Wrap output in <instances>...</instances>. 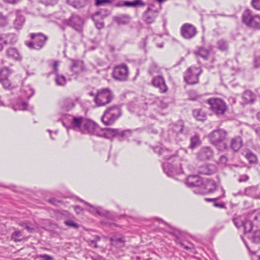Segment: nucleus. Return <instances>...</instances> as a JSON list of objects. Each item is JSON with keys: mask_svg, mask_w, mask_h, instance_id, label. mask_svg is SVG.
<instances>
[{"mask_svg": "<svg viewBox=\"0 0 260 260\" xmlns=\"http://www.w3.org/2000/svg\"><path fill=\"white\" fill-rule=\"evenodd\" d=\"M101 240V237L99 236H95L93 237L92 239H89L87 241L88 245L91 247L95 248L98 247V245L96 243L98 241H99Z\"/></svg>", "mask_w": 260, "mask_h": 260, "instance_id": "obj_53", "label": "nucleus"}, {"mask_svg": "<svg viewBox=\"0 0 260 260\" xmlns=\"http://www.w3.org/2000/svg\"><path fill=\"white\" fill-rule=\"evenodd\" d=\"M194 54L197 56L201 57L204 60H207L209 51L207 49L204 47H200L198 50L194 51Z\"/></svg>", "mask_w": 260, "mask_h": 260, "instance_id": "obj_38", "label": "nucleus"}, {"mask_svg": "<svg viewBox=\"0 0 260 260\" xmlns=\"http://www.w3.org/2000/svg\"><path fill=\"white\" fill-rule=\"evenodd\" d=\"M13 109L15 111L24 110L27 107V103L22 98H19L13 101L12 103Z\"/></svg>", "mask_w": 260, "mask_h": 260, "instance_id": "obj_24", "label": "nucleus"}, {"mask_svg": "<svg viewBox=\"0 0 260 260\" xmlns=\"http://www.w3.org/2000/svg\"><path fill=\"white\" fill-rule=\"evenodd\" d=\"M184 124L182 121H178L172 126V131L175 134L176 137L182 135L183 134Z\"/></svg>", "mask_w": 260, "mask_h": 260, "instance_id": "obj_30", "label": "nucleus"}, {"mask_svg": "<svg viewBox=\"0 0 260 260\" xmlns=\"http://www.w3.org/2000/svg\"><path fill=\"white\" fill-rule=\"evenodd\" d=\"M255 225L253 224V222L251 220H245L244 223H243V228L244 229V232L245 234H249L252 232V231Z\"/></svg>", "mask_w": 260, "mask_h": 260, "instance_id": "obj_41", "label": "nucleus"}, {"mask_svg": "<svg viewBox=\"0 0 260 260\" xmlns=\"http://www.w3.org/2000/svg\"><path fill=\"white\" fill-rule=\"evenodd\" d=\"M72 120L71 122V125L72 127L77 131H81L82 126H83L84 121L86 119H84L82 116L75 117L71 116Z\"/></svg>", "mask_w": 260, "mask_h": 260, "instance_id": "obj_20", "label": "nucleus"}, {"mask_svg": "<svg viewBox=\"0 0 260 260\" xmlns=\"http://www.w3.org/2000/svg\"><path fill=\"white\" fill-rule=\"evenodd\" d=\"M200 96L197 94L196 92L194 91H190L188 92V98L190 100L196 101L197 100Z\"/></svg>", "mask_w": 260, "mask_h": 260, "instance_id": "obj_60", "label": "nucleus"}, {"mask_svg": "<svg viewBox=\"0 0 260 260\" xmlns=\"http://www.w3.org/2000/svg\"><path fill=\"white\" fill-rule=\"evenodd\" d=\"M251 128L254 132L257 137L260 140V126L254 124L251 126Z\"/></svg>", "mask_w": 260, "mask_h": 260, "instance_id": "obj_61", "label": "nucleus"}, {"mask_svg": "<svg viewBox=\"0 0 260 260\" xmlns=\"http://www.w3.org/2000/svg\"><path fill=\"white\" fill-rule=\"evenodd\" d=\"M75 106V103L74 101L70 98L66 99L62 105V109L66 111H69L72 109Z\"/></svg>", "mask_w": 260, "mask_h": 260, "instance_id": "obj_40", "label": "nucleus"}, {"mask_svg": "<svg viewBox=\"0 0 260 260\" xmlns=\"http://www.w3.org/2000/svg\"><path fill=\"white\" fill-rule=\"evenodd\" d=\"M217 48L221 51H225L228 50L229 45L227 41L220 39L217 42Z\"/></svg>", "mask_w": 260, "mask_h": 260, "instance_id": "obj_47", "label": "nucleus"}, {"mask_svg": "<svg viewBox=\"0 0 260 260\" xmlns=\"http://www.w3.org/2000/svg\"><path fill=\"white\" fill-rule=\"evenodd\" d=\"M72 65L71 70L74 74H77L82 72L84 69L83 62L81 60L72 59Z\"/></svg>", "mask_w": 260, "mask_h": 260, "instance_id": "obj_28", "label": "nucleus"}, {"mask_svg": "<svg viewBox=\"0 0 260 260\" xmlns=\"http://www.w3.org/2000/svg\"><path fill=\"white\" fill-rule=\"evenodd\" d=\"M217 171V167L215 164H204L199 168V173L203 175H210Z\"/></svg>", "mask_w": 260, "mask_h": 260, "instance_id": "obj_19", "label": "nucleus"}, {"mask_svg": "<svg viewBox=\"0 0 260 260\" xmlns=\"http://www.w3.org/2000/svg\"><path fill=\"white\" fill-rule=\"evenodd\" d=\"M6 54L7 56L15 60H21L22 56H21L18 50L15 47H9L6 50Z\"/></svg>", "mask_w": 260, "mask_h": 260, "instance_id": "obj_22", "label": "nucleus"}, {"mask_svg": "<svg viewBox=\"0 0 260 260\" xmlns=\"http://www.w3.org/2000/svg\"><path fill=\"white\" fill-rule=\"evenodd\" d=\"M21 92L24 96V98L29 99L34 95L35 91L30 86L23 85L21 89Z\"/></svg>", "mask_w": 260, "mask_h": 260, "instance_id": "obj_36", "label": "nucleus"}, {"mask_svg": "<svg viewBox=\"0 0 260 260\" xmlns=\"http://www.w3.org/2000/svg\"><path fill=\"white\" fill-rule=\"evenodd\" d=\"M210 105V109L217 116H221L224 114L228 110L225 102L218 98H210L207 101Z\"/></svg>", "mask_w": 260, "mask_h": 260, "instance_id": "obj_7", "label": "nucleus"}, {"mask_svg": "<svg viewBox=\"0 0 260 260\" xmlns=\"http://www.w3.org/2000/svg\"><path fill=\"white\" fill-rule=\"evenodd\" d=\"M252 7L256 10H260V0H251Z\"/></svg>", "mask_w": 260, "mask_h": 260, "instance_id": "obj_62", "label": "nucleus"}, {"mask_svg": "<svg viewBox=\"0 0 260 260\" xmlns=\"http://www.w3.org/2000/svg\"><path fill=\"white\" fill-rule=\"evenodd\" d=\"M192 115L199 121H203L207 118L206 113L200 109L193 110Z\"/></svg>", "mask_w": 260, "mask_h": 260, "instance_id": "obj_35", "label": "nucleus"}, {"mask_svg": "<svg viewBox=\"0 0 260 260\" xmlns=\"http://www.w3.org/2000/svg\"><path fill=\"white\" fill-rule=\"evenodd\" d=\"M242 21L250 28L260 30V15H253L249 9H246L243 12Z\"/></svg>", "mask_w": 260, "mask_h": 260, "instance_id": "obj_3", "label": "nucleus"}, {"mask_svg": "<svg viewBox=\"0 0 260 260\" xmlns=\"http://www.w3.org/2000/svg\"><path fill=\"white\" fill-rule=\"evenodd\" d=\"M214 150L209 146L202 147L196 153L198 160L205 161L211 160L214 156Z\"/></svg>", "mask_w": 260, "mask_h": 260, "instance_id": "obj_14", "label": "nucleus"}, {"mask_svg": "<svg viewBox=\"0 0 260 260\" xmlns=\"http://www.w3.org/2000/svg\"><path fill=\"white\" fill-rule=\"evenodd\" d=\"M18 40V35L14 32H3L0 34V42L3 44V46L14 45Z\"/></svg>", "mask_w": 260, "mask_h": 260, "instance_id": "obj_15", "label": "nucleus"}, {"mask_svg": "<svg viewBox=\"0 0 260 260\" xmlns=\"http://www.w3.org/2000/svg\"><path fill=\"white\" fill-rule=\"evenodd\" d=\"M110 14V11L107 9H101L100 10L95 12L93 14L100 16V17L103 18Z\"/></svg>", "mask_w": 260, "mask_h": 260, "instance_id": "obj_51", "label": "nucleus"}, {"mask_svg": "<svg viewBox=\"0 0 260 260\" xmlns=\"http://www.w3.org/2000/svg\"><path fill=\"white\" fill-rule=\"evenodd\" d=\"M232 220L235 224V225L239 229L241 227L243 226V223H244L245 220H243L242 217L241 216H237L235 215L232 219Z\"/></svg>", "mask_w": 260, "mask_h": 260, "instance_id": "obj_49", "label": "nucleus"}, {"mask_svg": "<svg viewBox=\"0 0 260 260\" xmlns=\"http://www.w3.org/2000/svg\"><path fill=\"white\" fill-rule=\"evenodd\" d=\"M9 24V19L7 15H5L3 12H0V28L7 26Z\"/></svg>", "mask_w": 260, "mask_h": 260, "instance_id": "obj_48", "label": "nucleus"}, {"mask_svg": "<svg viewBox=\"0 0 260 260\" xmlns=\"http://www.w3.org/2000/svg\"><path fill=\"white\" fill-rule=\"evenodd\" d=\"M201 183L202 181L200 180L199 177L196 175L189 176L186 181L187 185L189 187L199 186Z\"/></svg>", "mask_w": 260, "mask_h": 260, "instance_id": "obj_33", "label": "nucleus"}, {"mask_svg": "<svg viewBox=\"0 0 260 260\" xmlns=\"http://www.w3.org/2000/svg\"><path fill=\"white\" fill-rule=\"evenodd\" d=\"M132 131L129 129L106 128L105 138L112 139L116 138L119 141H123L132 136Z\"/></svg>", "mask_w": 260, "mask_h": 260, "instance_id": "obj_6", "label": "nucleus"}, {"mask_svg": "<svg viewBox=\"0 0 260 260\" xmlns=\"http://www.w3.org/2000/svg\"><path fill=\"white\" fill-rule=\"evenodd\" d=\"M59 66V62L58 61H54L52 64L51 67L52 68V72L55 74H58V67Z\"/></svg>", "mask_w": 260, "mask_h": 260, "instance_id": "obj_63", "label": "nucleus"}, {"mask_svg": "<svg viewBox=\"0 0 260 260\" xmlns=\"http://www.w3.org/2000/svg\"><path fill=\"white\" fill-rule=\"evenodd\" d=\"M25 22V18L23 15L19 13L16 14V17L13 22V27L17 30H20Z\"/></svg>", "mask_w": 260, "mask_h": 260, "instance_id": "obj_27", "label": "nucleus"}, {"mask_svg": "<svg viewBox=\"0 0 260 260\" xmlns=\"http://www.w3.org/2000/svg\"><path fill=\"white\" fill-rule=\"evenodd\" d=\"M131 17L127 14H122L114 17V20L119 25H124L128 23L130 21Z\"/></svg>", "mask_w": 260, "mask_h": 260, "instance_id": "obj_34", "label": "nucleus"}, {"mask_svg": "<svg viewBox=\"0 0 260 260\" xmlns=\"http://www.w3.org/2000/svg\"><path fill=\"white\" fill-rule=\"evenodd\" d=\"M124 7H136L137 6H144L145 3L142 0H134V1H124Z\"/></svg>", "mask_w": 260, "mask_h": 260, "instance_id": "obj_42", "label": "nucleus"}, {"mask_svg": "<svg viewBox=\"0 0 260 260\" xmlns=\"http://www.w3.org/2000/svg\"><path fill=\"white\" fill-rule=\"evenodd\" d=\"M64 223L68 227L74 229H78L80 227V225L78 223L71 219L66 220L64 221Z\"/></svg>", "mask_w": 260, "mask_h": 260, "instance_id": "obj_55", "label": "nucleus"}, {"mask_svg": "<svg viewBox=\"0 0 260 260\" xmlns=\"http://www.w3.org/2000/svg\"><path fill=\"white\" fill-rule=\"evenodd\" d=\"M211 144L220 151H223L228 148V133L224 129L218 128L213 131L208 135Z\"/></svg>", "mask_w": 260, "mask_h": 260, "instance_id": "obj_1", "label": "nucleus"}, {"mask_svg": "<svg viewBox=\"0 0 260 260\" xmlns=\"http://www.w3.org/2000/svg\"><path fill=\"white\" fill-rule=\"evenodd\" d=\"M113 94L109 88L98 90L95 95V103L99 106H104L109 104L113 98Z\"/></svg>", "mask_w": 260, "mask_h": 260, "instance_id": "obj_9", "label": "nucleus"}, {"mask_svg": "<svg viewBox=\"0 0 260 260\" xmlns=\"http://www.w3.org/2000/svg\"><path fill=\"white\" fill-rule=\"evenodd\" d=\"M92 19L94 22L95 25L99 29L102 28L104 26V23L102 18L94 14L92 16Z\"/></svg>", "mask_w": 260, "mask_h": 260, "instance_id": "obj_46", "label": "nucleus"}, {"mask_svg": "<svg viewBox=\"0 0 260 260\" xmlns=\"http://www.w3.org/2000/svg\"><path fill=\"white\" fill-rule=\"evenodd\" d=\"M114 0H95V5L100 6L106 4H111Z\"/></svg>", "mask_w": 260, "mask_h": 260, "instance_id": "obj_58", "label": "nucleus"}, {"mask_svg": "<svg viewBox=\"0 0 260 260\" xmlns=\"http://www.w3.org/2000/svg\"><path fill=\"white\" fill-rule=\"evenodd\" d=\"M11 238L15 242H20L23 239L21 232L20 231H15L11 235Z\"/></svg>", "mask_w": 260, "mask_h": 260, "instance_id": "obj_52", "label": "nucleus"}, {"mask_svg": "<svg viewBox=\"0 0 260 260\" xmlns=\"http://www.w3.org/2000/svg\"><path fill=\"white\" fill-rule=\"evenodd\" d=\"M18 224L19 225L25 228L29 233H32L35 230L34 228L30 226L29 223L26 221H20Z\"/></svg>", "mask_w": 260, "mask_h": 260, "instance_id": "obj_56", "label": "nucleus"}, {"mask_svg": "<svg viewBox=\"0 0 260 260\" xmlns=\"http://www.w3.org/2000/svg\"><path fill=\"white\" fill-rule=\"evenodd\" d=\"M152 84L158 88L161 93H166L168 90V87L162 76L154 77L152 80Z\"/></svg>", "mask_w": 260, "mask_h": 260, "instance_id": "obj_17", "label": "nucleus"}, {"mask_svg": "<svg viewBox=\"0 0 260 260\" xmlns=\"http://www.w3.org/2000/svg\"><path fill=\"white\" fill-rule=\"evenodd\" d=\"M170 233L175 237V242L182 246L186 250L190 249L191 248L187 246H185L184 243L181 241V238L183 237V233L178 229H173L170 232Z\"/></svg>", "mask_w": 260, "mask_h": 260, "instance_id": "obj_25", "label": "nucleus"}, {"mask_svg": "<svg viewBox=\"0 0 260 260\" xmlns=\"http://www.w3.org/2000/svg\"><path fill=\"white\" fill-rule=\"evenodd\" d=\"M64 25L69 26L76 31L81 32L84 26V20L82 17L77 14H72L68 19L63 20Z\"/></svg>", "mask_w": 260, "mask_h": 260, "instance_id": "obj_11", "label": "nucleus"}, {"mask_svg": "<svg viewBox=\"0 0 260 260\" xmlns=\"http://www.w3.org/2000/svg\"><path fill=\"white\" fill-rule=\"evenodd\" d=\"M257 190V187L255 186H249L245 189L244 192H239L240 194H246L249 196H252L253 195L254 193Z\"/></svg>", "mask_w": 260, "mask_h": 260, "instance_id": "obj_50", "label": "nucleus"}, {"mask_svg": "<svg viewBox=\"0 0 260 260\" xmlns=\"http://www.w3.org/2000/svg\"><path fill=\"white\" fill-rule=\"evenodd\" d=\"M177 152H176L175 153L172 154L170 150H169L168 149L164 148V150L161 151L160 156H162L164 159L170 160L172 158L175 156H177Z\"/></svg>", "mask_w": 260, "mask_h": 260, "instance_id": "obj_44", "label": "nucleus"}, {"mask_svg": "<svg viewBox=\"0 0 260 260\" xmlns=\"http://www.w3.org/2000/svg\"><path fill=\"white\" fill-rule=\"evenodd\" d=\"M30 41H26L25 45L30 49L40 50L45 45L48 37L42 33H30Z\"/></svg>", "mask_w": 260, "mask_h": 260, "instance_id": "obj_4", "label": "nucleus"}, {"mask_svg": "<svg viewBox=\"0 0 260 260\" xmlns=\"http://www.w3.org/2000/svg\"><path fill=\"white\" fill-rule=\"evenodd\" d=\"M158 70L157 66L155 63H153L149 67L148 72L150 75L152 76L154 74L157 73L158 72Z\"/></svg>", "mask_w": 260, "mask_h": 260, "instance_id": "obj_57", "label": "nucleus"}, {"mask_svg": "<svg viewBox=\"0 0 260 260\" xmlns=\"http://www.w3.org/2000/svg\"><path fill=\"white\" fill-rule=\"evenodd\" d=\"M9 72L7 68L4 67L0 70V82L8 79Z\"/></svg>", "mask_w": 260, "mask_h": 260, "instance_id": "obj_54", "label": "nucleus"}, {"mask_svg": "<svg viewBox=\"0 0 260 260\" xmlns=\"http://www.w3.org/2000/svg\"><path fill=\"white\" fill-rule=\"evenodd\" d=\"M158 15V11L150 7L147 8L143 15V19L147 24L153 23Z\"/></svg>", "mask_w": 260, "mask_h": 260, "instance_id": "obj_16", "label": "nucleus"}, {"mask_svg": "<svg viewBox=\"0 0 260 260\" xmlns=\"http://www.w3.org/2000/svg\"><path fill=\"white\" fill-rule=\"evenodd\" d=\"M202 73L201 68L191 66L184 73V80L187 84H196L199 82V77Z\"/></svg>", "mask_w": 260, "mask_h": 260, "instance_id": "obj_10", "label": "nucleus"}, {"mask_svg": "<svg viewBox=\"0 0 260 260\" xmlns=\"http://www.w3.org/2000/svg\"><path fill=\"white\" fill-rule=\"evenodd\" d=\"M190 142L189 148L191 149H193L200 146L202 143L200 137L198 134H196L190 138Z\"/></svg>", "mask_w": 260, "mask_h": 260, "instance_id": "obj_39", "label": "nucleus"}, {"mask_svg": "<svg viewBox=\"0 0 260 260\" xmlns=\"http://www.w3.org/2000/svg\"><path fill=\"white\" fill-rule=\"evenodd\" d=\"M54 80L57 86H64L67 83L66 77L59 74L55 75Z\"/></svg>", "mask_w": 260, "mask_h": 260, "instance_id": "obj_43", "label": "nucleus"}, {"mask_svg": "<svg viewBox=\"0 0 260 260\" xmlns=\"http://www.w3.org/2000/svg\"><path fill=\"white\" fill-rule=\"evenodd\" d=\"M217 185L216 182L213 180H207L204 184L200 187L201 188H204L205 190L201 193H208L213 192L216 189Z\"/></svg>", "mask_w": 260, "mask_h": 260, "instance_id": "obj_21", "label": "nucleus"}, {"mask_svg": "<svg viewBox=\"0 0 260 260\" xmlns=\"http://www.w3.org/2000/svg\"><path fill=\"white\" fill-rule=\"evenodd\" d=\"M197 29L192 24L186 23L183 24L180 28L181 36L185 39L190 40L194 38L197 34Z\"/></svg>", "mask_w": 260, "mask_h": 260, "instance_id": "obj_13", "label": "nucleus"}, {"mask_svg": "<svg viewBox=\"0 0 260 260\" xmlns=\"http://www.w3.org/2000/svg\"><path fill=\"white\" fill-rule=\"evenodd\" d=\"M129 71L128 67L124 63H122L115 67L112 72L113 78L118 81L124 82L128 80Z\"/></svg>", "mask_w": 260, "mask_h": 260, "instance_id": "obj_12", "label": "nucleus"}, {"mask_svg": "<svg viewBox=\"0 0 260 260\" xmlns=\"http://www.w3.org/2000/svg\"><path fill=\"white\" fill-rule=\"evenodd\" d=\"M248 238L254 244L260 243V229L254 230L247 235Z\"/></svg>", "mask_w": 260, "mask_h": 260, "instance_id": "obj_32", "label": "nucleus"}, {"mask_svg": "<svg viewBox=\"0 0 260 260\" xmlns=\"http://www.w3.org/2000/svg\"><path fill=\"white\" fill-rule=\"evenodd\" d=\"M80 202H83L84 204L88 205L89 207V211L90 212H91V213L94 214H95L97 207H94V206L91 205V204H90L89 203H88V202H87L81 199V200H80Z\"/></svg>", "mask_w": 260, "mask_h": 260, "instance_id": "obj_59", "label": "nucleus"}, {"mask_svg": "<svg viewBox=\"0 0 260 260\" xmlns=\"http://www.w3.org/2000/svg\"><path fill=\"white\" fill-rule=\"evenodd\" d=\"M148 108L146 100L143 97L135 99L128 104V110L138 116L145 115Z\"/></svg>", "mask_w": 260, "mask_h": 260, "instance_id": "obj_5", "label": "nucleus"}, {"mask_svg": "<svg viewBox=\"0 0 260 260\" xmlns=\"http://www.w3.org/2000/svg\"><path fill=\"white\" fill-rule=\"evenodd\" d=\"M122 111L119 105L108 107L101 117L102 122L106 125H111L121 116Z\"/></svg>", "mask_w": 260, "mask_h": 260, "instance_id": "obj_2", "label": "nucleus"}, {"mask_svg": "<svg viewBox=\"0 0 260 260\" xmlns=\"http://www.w3.org/2000/svg\"><path fill=\"white\" fill-rule=\"evenodd\" d=\"M67 2L77 9L83 8L87 4V0H67Z\"/></svg>", "mask_w": 260, "mask_h": 260, "instance_id": "obj_31", "label": "nucleus"}, {"mask_svg": "<svg viewBox=\"0 0 260 260\" xmlns=\"http://www.w3.org/2000/svg\"><path fill=\"white\" fill-rule=\"evenodd\" d=\"M245 157L250 164H256L257 163V157L251 151L248 150L245 155Z\"/></svg>", "mask_w": 260, "mask_h": 260, "instance_id": "obj_45", "label": "nucleus"}, {"mask_svg": "<svg viewBox=\"0 0 260 260\" xmlns=\"http://www.w3.org/2000/svg\"><path fill=\"white\" fill-rule=\"evenodd\" d=\"M243 145V140L240 136H237L232 139L230 143L231 148L235 152L238 151Z\"/></svg>", "mask_w": 260, "mask_h": 260, "instance_id": "obj_26", "label": "nucleus"}, {"mask_svg": "<svg viewBox=\"0 0 260 260\" xmlns=\"http://www.w3.org/2000/svg\"><path fill=\"white\" fill-rule=\"evenodd\" d=\"M39 257L41 258V260H53V257L46 254H41Z\"/></svg>", "mask_w": 260, "mask_h": 260, "instance_id": "obj_64", "label": "nucleus"}, {"mask_svg": "<svg viewBox=\"0 0 260 260\" xmlns=\"http://www.w3.org/2000/svg\"><path fill=\"white\" fill-rule=\"evenodd\" d=\"M112 245L117 248H121L124 246V237L120 235H114L110 238Z\"/></svg>", "mask_w": 260, "mask_h": 260, "instance_id": "obj_23", "label": "nucleus"}, {"mask_svg": "<svg viewBox=\"0 0 260 260\" xmlns=\"http://www.w3.org/2000/svg\"><path fill=\"white\" fill-rule=\"evenodd\" d=\"M249 218L256 228H260V212L254 211L250 213Z\"/></svg>", "mask_w": 260, "mask_h": 260, "instance_id": "obj_37", "label": "nucleus"}, {"mask_svg": "<svg viewBox=\"0 0 260 260\" xmlns=\"http://www.w3.org/2000/svg\"><path fill=\"white\" fill-rule=\"evenodd\" d=\"M242 99L245 104H253L255 101V95L251 90H247L243 93Z\"/></svg>", "mask_w": 260, "mask_h": 260, "instance_id": "obj_29", "label": "nucleus"}, {"mask_svg": "<svg viewBox=\"0 0 260 260\" xmlns=\"http://www.w3.org/2000/svg\"><path fill=\"white\" fill-rule=\"evenodd\" d=\"M162 166L164 172L170 177H173L175 175L180 174L182 172L181 167L179 169H176L174 168L172 164L169 162L163 163Z\"/></svg>", "mask_w": 260, "mask_h": 260, "instance_id": "obj_18", "label": "nucleus"}, {"mask_svg": "<svg viewBox=\"0 0 260 260\" xmlns=\"http://www.w3.org/2000/svg\"><path fill=\"white\" fill-rule=\"evenodd\" d=\"M81 132L84 134L105 138L106 128L101 129L95 122L86 119L82 126Z\"/></svg>", "mask_w": 260, "mask_h": 260, "instance_id": "obj_8", "label": "nucleus"}]
</instances>
